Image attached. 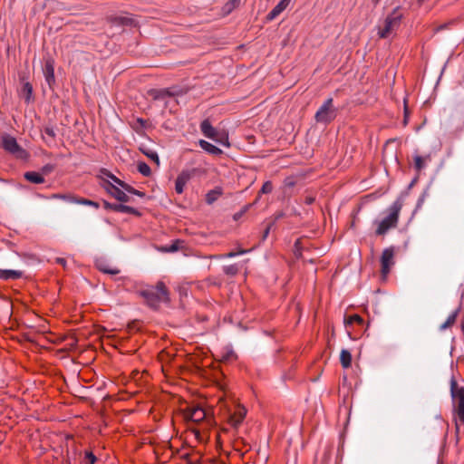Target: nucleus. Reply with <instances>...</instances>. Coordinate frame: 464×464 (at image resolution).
Returning <instances> with one entry per match:
<instances>
[{"label": "nucleus", "mask_w": 464, "mask_h": 464, "mask_svg": "<svg viewBox=\"0 0 464 464\" xmlns=\"http://www.w3.org/2000/svg\"><path fill=\"white\" fill-rule=\"evenodd\" d=\"M450 394L458 430L459 425H464V386H459L454 377L450 379Z\"/></svg>", "instance_id": "obj_1"}, {"label": "nucleus", "mask_w": 464, "mask_h": 464, "mask_svg": "<svg viewBox=\"0 0 464 464\" xmlns=\"http://www.w3.org/2000/svg\"><path fill=\"white\" fill-rule=\"evenodd\" d=\"M140 294L152 308H157L162 302L169 301V292L163 282L157 283L155 286L147 287L141 290Z\"/></svg>", "instance_id": "obj_2"}, {"label": "nucleus", "mask_w": 464, "mask_h": 464, "mask_svg": "<svg viewBox=\"0 0 464 464\" xmlns=\"http://www.w3.org/2000/svg\"><path fill=\"white\" fill-rule=\"evenodd\" d=\"M401 208V201L400 199L395 200L387 209V216L380 221H375L377 224L376 235L382 236L386 234L390 228L397 226Z\"/></svg>", "instance_id": "obj_3"}, {"label": "nucleus", "mask_w": 464, "mask_h": 464, "mask_svg": "<svg viewBox=\"0 0 464 464\" xmlns=\"http://www.w3.org/2000/svg\"><path fill=\"white\" fill-rule=\"evenodd\" d=\"M402 14L399 7L388 14L385 19L377 25L378 35L381 38H389L393 35L401 25Z\"/></svg>", "instance_id": "obj_4"}, {"label": "nucleus", "mask_w": 464, "mask_h": 464, "mask_svg": "<svg viewBox=\"0 0 464 464\" xmlns=\"http://www.w3.org/2000/svg\"><path fill=\"white\" fill-rule=\"evenodd\" d=\"M2 146L5 150L19 160H27L29 158V153L17 143L14 137L9 134L2 136Z\"/></svg>", "instance_id": "obj_5"}, {"label": "nucleus", "mask_w": 464, "mask_h": 464, "mask_svg": "<svg viewBox=\"0 0 464 464\" xmlns=\"http://www.w3.org/2000/svg\"><path fill=\"white\" fill-rule=\"evenodd\" d=\"M337 115V109L333 104V99L328 98L317 110L315 121L319 123L328 124L333 121Z\"/></svg>", "instance_id": "obj_6"}, {"label": "nucleus", "mask_w": 464, "mask_h": 464, "mask_svg": "<svg viewBox=\"0 0 464 464\" xmlns=\"http://www.w3.org/2000/svg\"><path fill=\"white\" fill-rule=\"evenodd\" d=\"M394 250L392 247L385 248L381 257L382 276L386 277L394 265Z\"/></svg>", "instance_id": "obj_7"}, {"label": "nucleus", "mask_w": 464, "mask_h": 464, "mask_svg": "<svg viewBox=\"0 0 464 464\" xmlns=\"http://www.w3.org/2000/svg\"><path fill=\"white\" fill-rule=\"evenodd\" d=\"M185 417L191 421L200 422L206 418V412L199 406H189L185 411Z\"/></svg>", "instance_id": "obj_8"}, {"label": "nucleus", "mask_w": 464, "mask_h": 464, "mask_svg": "<svg viewBox=\"0 0 464 464\" xmlns=\"http://www.w3.org/2000/svg\"><path fill=\"white\" fill-rule=\"evenodd\" d=\"M44 75L46 82L51 86L55 82L54 77V60L52 57H47L44 60Z\"/></svg>", "instance_id": "obj_9"}, {"label": "nucleus", "mask_w": 464, "mask_h": 464, "mask_svg": "<svg viewBox=\"0 0 464 464\" xmlns=\"http://www.w3.org/2000/svg\"><path fill=\"white\" fill-rule=\"evenodd\" d=\"M246 411L243 406H237L234 412L230 414V422L234 427L238 426L244 420Z\"/></svg>", "instance_id": "obj_10"}, {"label": "nucleus", "mask_w": 464, "mask_h": 464, "mask_svg": "<svg viewBox=\"0 0 464 464\" xmlns=\"http://www.w3.org/2000/svg\"><path fill=\"white\" fill-rule=\"evenodd\" d=\"M200 130L202 134L210 140L215 139L218 135V130L212 126L209 120L206 119L200 123Z\"/></svg>", "instance_id": "obj_11"}, {"label": "nucleus", "mask_w": 464, "mask_h": 464, "mask_svg": "<svg viewBox=\"0 0 464 464\" xmlns=\"http://www.w3.org/2000/svg\"><path fill=\"white\" fill-rule=\"evenodd\" d=\"M200 169L198 168L183 169L177 177V179L187 184L193 177L198 175Z\"/></svg>", "instance_id": "obj_12"}, {"label": "nucleus", "mask_w": 464, "mask_h": 464, "mask_svg": "<svg viewBox=\"0 0 464 464\" xmlns=\"http://www.w3.org/2000/svg\"><path fill=\"white\" fill-rule=\"evenodd\" d=\"M23 276V272L20 270L14 269H2L0 268V279L8 281V280H16Z\"/></svg>", "instance_id": "obj_13"}, {"label": "nucleus", "mask_w": 464, "mask_h": 464, "mask_svg": "<svg viewBox=\"0 0 464 464\" xmlns=\"http://www.w3.org/2000/svg\"><path fill=\"white\" fill-rule=\"evenodd\" d=\"M291 0H281L267 14L268 20H274L289 5Z\"/></svg>", "instance_id": "obj_14"}, {"label": "nucleus", "mask_w": 464, "mask_h": 464, "mask_svg": "<svg viewBox=\"0 0 464 464\" xmlns=\"http://www.w3.org/2000/svg\"><path fill=\"white\" fill-rule=\"evenodd\" d=\"M109 193L114 197L116 199H118L121 202H128L129 201V196L121 188L114 185H111L108 188Z\"/></svg>", "instance_id": "obj_15"}, {"label": "nucleus", "mask_w": 464, "mask_h": 464, "mask_svg": "<svg viewBox=\"0 0 464 464\" xmlns=\"http://www.w3.org/2000/svg\"><path fill=\"white\" fill-rule=\"evenodd\" d=\"M223 194V188L219 186L216 187L215 188L209 190L206 194V202L208 205H212L215 201H217L219 197H221Z\"/></svg>", "instance_id": "obj_16"}, {"label": "nucleus", "mask_w": 464, "mask_h": 464, "mask_svg": "<svg viewBox=\"0 0 464 464\" xmlns=\"http://www.w3.org/2000/svg\"><path fill=\"white\" fill-rule=\"evenodd\" d=\"M198 144L202 150H204L206 152L212 154V155H220L222 153V150L218 148L217 146L213 145L212 143L200 140L198 141Z\"/></svg>", "instance_id": "obj_17"}, {"label": "nucleus", "mask_w": 464, "mask_h": 464, "mask_svg": "<svg viewBox=\"0 0 464 464\" xmlns=\"http://www.w3.org/2000/svg\"><path fill=\"white\" fill-rule=\"evenodd\" d=\"M26 180L34 184H42L44 182V178L42 174L36 171H27L24 174Z\"/></svg>", "instance_id": "obj_18"}, {"label": "nucleus", "mask_w": 464, "mask_h": 464, "mask_svg": "<svg viewBox=\"0 0 464 464\" xmlns=\"http://www.w3.org/2000/svg\"><path fill=\"white\" fill-rule=\"evenodd\" d=\"M151 94L155 100H164L166 97L175 96L177 93L170 89L154 90Z\"/></svg>", "instance_id": "obj_19"}, {"label": "nucleus", "mask_w": 464, "mask_h": 464, "mask_svg": "<svg viewBox=\"0 0 464 464\" xmlns=\"http://www.w3.org/2000/svg\"><path fill=\"white\" fill-rule=\"evenodd\" d=\"M340 362H341V364L343 368L347 369L351 366L352 364V354L351 353L346 350V349H343L341 351V354H340Z\"/></svg>", "instance_id": "obj_20"}, {"label": "nucleus", "mask_w": 464, "mask_h": 464, "mask_svg": "<svg viewBox=\"0 0 464 464\" xmlns=\"http://www.w3.org/2000/svg\"><path fill=\"white\" fill-rule=\"evenodd\" d=\"M430 160V155L426 156L425 158L420 155L414 156V167L416 170L420 171L422 169H424L426 167V161Z\"/></svg>", "instance_id": "obj_21"}, {"label": "nucleus", "mask_w": 464, "mask_h": 464, "mask_svg": "<svg viewBox=\"0 0 464 464\" xmlns=\"http://www.w3.org/2000/svg\"><path fill=\"white\" fill-rule=\"evenodd\" d=\"M459 314V309H456L454 312H452L447 318V320L440 325V329L441 331H444L454 324L456 322V318Z\"/></svg>", "instance_id": "obj_22"}, {"label": "nucleus", "mask_w": 464, "mask_h": 464, "mask_svg": "<svg viewBox=\"0 0 464 464\" xmlns=\"http://www.w3.org/2000/svg\"><path fill=\"white\" fill-rule=\"evenodd\" d=\"M111 208L122 213L138 214V211L134 208L123 204H114L111 206Z\"/></svg>", "instance_id": "obj_23"}, {"label": "nucleus", "mask_w": 464, "mask_h": 464, "mask_svg": "<svg viewBox=\"0 0 464 464\" xmlns=\"http://www.w3.org/2000/svg\"><path fill=\"white\" fill-rule=\"evenodd\" d=\"M344 323H345L346 326L352 325L353 324H362L363 319L358 314H353V315H350L347 318H345Z\"/></svg>", "instance_id": "obj_24"}, {"label": "nucleus", "mask_w": 464, "mask_h": 464, "mask_svg": "<svg viewBox=\"0 0 464 464\" xmlns=\"http://www.w3.org/2000/svg\"><path fill=\"white\" fill-rule=\"evenodd\" d=\"M97 267L99 268V270H101L104 273H107V274L117 275L119 273L118 269L110 268L104 262H98Z\"/></svg>", "instance_id": "obj_25"}, {"label": "nucleus", "mask_w": 464, "mask_h": 464, "mask_svg": "<svg viewBox=\"0 0 464 464\" xmlns=\"http://www.w3.org/2000/svg\"><path fill=\"white\" fill-rule=\"evenodd\" d=\"M137 169L138 171L144 177H149L151 174L150 166L145 162H139Z\"/></svg>", "instance_id": "obj_26"}, {"label": "nucleus", "mask_w": 464, "mask_h": 464, "mask_svg": "<svg viewBox=\"0 0 464 464\" xmlns=\"http://www.w3.org/2000/svg\"><path fill=\"white\" fill-rule=\"evenodd\" d=\"M214 141L225 146V147H229V141H228V136L227 134H222V135H219L218 133L217 136H215V139H212Z\"/></svg>", "instance_id": "obj_27"}, {"label": "nucleus", "mask_w": 464, "mask_h": 464, "mask_svg": "<svg viewBox=\"0 0 464 464\" xmlns=\"http://www.w3.org/2000/svg\"><path fill=\"white\" fill-rule=\"evenodd\" d=\"M43 133L44 135H47L52 140H53L56 136L55 129L53 128V126H51V125L44 126V130H43Z\"/></svg>", "instance_id": "obj_28"}, {"label": "nucleus", "mask_w": 464, "mask_h": 464, "mask_svg": "<svg viewBox=\"0 0 464 464\" xmlns=\"http://www.w3.org/2000/svg\"><path fill=\"white\" fill-rule=\"evenodd\" d=\"M223 270H224L225 274L229 275V276H235L238 272V268H237V265L226 266H224Z\"/></svg>", "instance_id": "obj_29"}, {"label": "nucleus", "mask_w": 464, "mask_h": 464, "mask_svg": "<svg viewBox=\"0 0 464 464\" xmlns=\"http://www.w3.org/2000/svg\"><path fill=\"white\" fill-rule=\"evenodd\" d=\"M247 252H248V250H246V249H239L238 251H230V252L225 254L223 256V257H225V258H233V257H236V256H237L239 255L246 254Z\"/></svg>", "instance_id": "obj_30"}, {"label": "nucleus", "mask_w": 464, "mask_h": 464, "mask_svg": "<svg viewBox=\"0 0 464 464\" xmlns=\"http://www.w3.org/2000/svg\"><path fill=\"white\" fill-rule=\"evenodd\" d=\"M72 203H78V204H82V205H87V206H92V207H95V208H98L99 207V204L94 202V201H92V200H89V199H76V200H71Z\"/></svg>", "instance_id": "obj_31"}, {"label": "nucleus", "mask_w": 464, "mask_h": 464, "mask_svg": "<svg viewBox=\"0 0 464 464\" xmlns=\"http://www.w3.org/2000/svg\"><path fill=\"white\" fill-rule=\"evenodd\" d=\"M272 190H273V185H272L271 181H266L263 184L259 193L268 194V193L272 192Z\"/></svg>", "instance_id": "obj_32"}, {"label": "nucleus", "mask_w": 464, "mask_h": 464, "mask_svg": "<svg viewBox=\"0 0 464 464\" xmlns=\"http://www.w3.org/2000/svg\"><path fill=\"white\" fill-rule=\"evenodd\" d=\"M53 198H58V199H63V200H65V201H68L70 203L71 200H76V198L71 195H65V194H53L52 196Z\"/></svg>", "instance_id": "obj_33"}, {"label": "nucleus", "mask_w": 464, "mask_h": 464, "mask_svg": "<svg viewBox=\"0 0 464 464\" xmlns=\"http://www.w3.org/2000/svg\"><path fill=\"white\" fill-rule=\"evenodd\" d=\"M187 184L182 183L181 181L176 179L175 181V190L178 194H182L184 192L185 187Z\"/></svg>", "instance_id": "obj_34"}, {"label": "nucleus", "mask_w": 464, "mask_h": 464, "mask_svg": "<svg viewBox=\"0 0 464 464\" xmlns=\"http://www.w3.org/2000/svg\"><path fill=\"white\" fill-rule=\"evenodd\" d=\"M148 158H150L151 160H153L157 166L160 165V158L156 151H150L145 153Z\"/></svg>", "instance_id": "obj_35"}, {"label": "nucleus", "mask_w": 464, "mask_h": 464, "mask_svg": "<svg viewBox=\"0 0 464 464\" xmlns=\"http://www.w3.org/2000/svg\"><path fill=\"white\" fill-rule=\"evenodd\" d=\"M85 459L87 461V464H94L96 461V457L94 454L91 451L85 452Z\"/></svg>", "instance_id": "obj_36"}, {"label": "nucleus", "mask_w": 464, "mask_h": 464, "mask_svg": "<svg viewBox=\"0 0 464 464\" xmlns=\"http://www.w3.org/2000/svg\"><path fill=\"white\" fill-rule=\"evenodd\" d=\"M54 169V165L53 164H45L43 168H42V173L43 174H48L50 172H52L53 170Z\"/></svg>", "instance_id": "obj_37"}, {"label": "nucleus", "mask_w": 464, "mask_h": 464, "mask_svg": "<svg viewBox=\"0 0 464 464\" xmlns=\"http://www.w3.org/2000/svg\"><path fill=\"white\" fill-rule=\"evenodd\" d=\"M24 90L27 92V100L30 99V96L32 94V92H33V88H32V85L29 83V82H26L24 85Z\"/></svg>", "instance_id": "obj_38"}, {"label": "nucleus", "mask_w": 464, "mask_h": 464, "mask_svg": "<svg viewBox=\"0 0 464 464\" xmlns=\"http://www.w3.org/2000/svg\"><path fill=\"white\" fill-rule=\"evenodd\" d=\"M126 189H127L128 192L132 193L134 195H137L139 197H143L144 196L143 192L139 191V190H137V189H135L133 188L128 187V188H126Z\"/></svg>", "instance_id": "obj_39"}, {"label": "nucleus", "mask_w": 464, "mask_h": 464, "mask_svg": "<svg viewBox=\"0 0 464 464\" xmlns=\"http://www.w3.org/2000/svg\"><path fill=\"white\" fill-rule=\"evenodd\" d=\"M314 199H315V198H314V196H312V195H307V196H305V197H304V203H305L306 205H312V204L314 202Z\"/></svg>", "instance_id": "obj_40"}, {"label": "nucleus", "mask_w": 464, "mask_h": 464, "mask_svg": "<svg viewBox=\"0 0 464 464\" xmlns=\"http://www.w3.org/2000/svg\"><path fill=\"white\" fill-rule=\"evenodd\" d=\"M176 250H178V246L176 245H172L169 249V251L170 252H174Z\"/></svg>", "instance_id": "obj_41"}, {"label": "nucleus", "mask_w": 464, "mask_h": 464, "mask_svg": "<svg viewBox=\"0 0 464 464\" xmlns=\"http://www.w3.org/2000/svg\"><path fill=\"white\" fill-rule=\"evenodd\" d=\"M112 179H113V180H114L116 183H118V184H119V185H121V186H123L122 182H121L119 179H117V178H116V177H114V176L112 177Z\"/></svg>", "instance_id": "obj_42"}, {"label": "nucleus", "mask_w": 464, "mask_h": 464, "mask_svg": "<svg viewBox=\"0 0 464 464\" xmlns=\"http://www.w3.org/2000/svg\"><path fill=\"white\" fill-rule=\"evenodd\" d=\"M268 233H269V227H267V228L265 230V232H264V236H263V239H265V238L267 237Z\"/></svg>", "instance_id": "obj_43"}, {"label": "nucleus", "mask_w": 464, "mask_h": 464, "mask_svg": "<svg viewBox=\"0 0 464 464\" xmlns=\"http://www.w3.org/2000/svg\"><path fill=\"white\" fill-rule=\"evenodd\" d=\"M57 262H58L59 264L63 265V266H64V265H65V260H64V259H63V258H58V259H57Z\"/></svg>", "instance_id": "obj_44"}, {"label": "nucleus", "mask_w": 464, "mask_h": 464, "mask_svg": "<svg viewBox=\"0 0 464 464\" xmlns=\"http://www.w3.org/2000/svg\"><path fill=\"white\" fill-rule=\"evenodd\" d=\"M404 113H405V119H407V109H405ZM406 122H407V120H404L405 124H406Z\"/></svg>", "instance_id": "obj_45"}, {"label": "nucleus", "mask_w": 464, "mask_h": 464, "mask_svg": "<svg viewBox=\"0 0 464 464\" xmlns=\"http://www.w3.org/2000/svg\"><path fill=\"white\" fill-rule=\"evenodd\" d=\"M372 1L374 2L375 5H377L380 2V0H372Z\"/></svg>", "instance_id": "obj_46"}, {"label": "nucleus", "mask_w": 464, "mask_h": 464, "mask_svg": "<svg viewBox=\"0 0 464 464\" xmlns=\"http://www.w3.org/2000/svg\"><path fill=\"white\" fill-rule=\"evenodd\" d=\"M139 121H140V123H142V124H143V122H144V121H143V120H140V119L139 120Z\"/></svg>", "instance_id": "obj_47"}]
</instances>
